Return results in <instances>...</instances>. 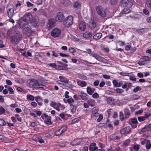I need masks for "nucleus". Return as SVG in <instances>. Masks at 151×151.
I'll list each match as a JSON object with an SVG mask.
<instances>
[{
  "mask_svg": "<svg viewBox=\"0 0 151 151\" xmlns=\"http://www.w3.org/2000/svg\"><path fill=\"white\" fill-rule=\"evenodd\" d=\"M63 133L61 132L60 129H58V130L55 133V134L57 136H59L62 134Z\"/></svg>",
  "mask_w": 151,
  "mask_h": 151,
  "instance_id": "nucleus-40",
  "label": "nucleus"
},
{
  "mask_svg": "<svg viewBox=\"0 0 151 151\" xmlns=\"http://www.w3.org/2000/svg\"><path fill=\"white\" fill-rule=\"evenodd\" d=\"M6 122L3 119H0V125L3 126L6 125Z\"/></svg>",
  "mask_w": 151,
  "mask_h": 151,
  "instance_id": "nucleus-39",
  "label": "nucleus"
},
{
  "mask_svg": "<svg viewBox=\"0 0 151 151\" xmlns=\"http://www.w3.org/2000/svg\"><path fill=\"white\" fill-rule=\"evenodd\" d=\"M111 138L113 140L114 139H119V137L118 136H115L114 135H112L111 136Z\"/></svg>",
  "mask_w": 151,
  "mask_h": 151,
  "instance_id": "nucleus-41",
  "label": "nucleus"
},
{
  "mask_svg": "<svg viewBox=\"0 0 151 151\" xmlns=\"http://www.w3.org/2000/svg\"><path fill=\"white\" fill-rule=\"evenodd\" d=\"M79 27L81 31H84L86 27V23L84 22L81 21L79 24Z\"/></svg>",
  "mask_w": 151,
  "mask_h": 151,
  "instance_id": "nucleus-15",
  "label": "nucleus"
},
{
  "mask_svg": "<svg viewBox=\"0 0 151 151\" xmlns=\"http://www.w3.org/2000/svg\"><path fill=\"white\" fill-rule=\"evenodd\" d=\"M27 85L29 87L35 88H42L44 90L46 89V87L45 85L39 83L37 81L34 79L29 80L27 81Z\"/></svg>",
  "mask_w": 151,
  "mask_h": 151,
  "instance_id": "nucleus-1",
  "label": "nucleus"
},
{
  "mask_svg": "<svg viewBox=\"0 0 151 151\" xmlns=\"http://www.w3.org/2000/svg\"><path fill=\"white\" fill-rule=\"evenodd\" d=\"M96 26V23L93 21L91 22L89 24V27L91 29H93Z\"/></svg>",
  "mask_w": 151,
  "mask_h": 151,
  "instance_id": "nucleus-22",
  "label": "nucleus"
},
{
  "mask_svg": "<svg viewBox=\"0 0 151 151\" xmlns=\"http://www.w3.org/2000/svg\"><path fill=\"white\" fill-rule=\"evenodd\" d=\"M143 13L146 15H147L149 13V12L146 9H144L143 10Z\"/></svg>",
  "mask_w": 151,
  "mask_h": 151,
  "instance_id": "nucleus-53",
  "label": "nucleus"
},
{
  "mask_svg": "<svg viewBox=\"0 0 151 151\" xmlns=\"http://www.w3.org/2000/svg\"><path fill=\"white\" fill-rule=\"evenodd\" d=\"M81 143L80 140L79 139H75L71 142V144L72 145H78Z\"/></svg>",
  "mask_w": 151,
  "mask_h": 151,
  "instance_id": "nucleus-20",
  "label": "nucleus"
},
{
  "mask_svg": "<svg viewBox=\"0 0 151 151\" xmlns=\"http://www.w3.org/2000/svg\"><path fill=\"white\" fill-rule=\"evenodd\" d=\"M113 83L114 86L116 87H119L121 86L120 83H118V82L115 80H114L113 81Z\"/></svg>",
  "mask_w": 151,
  "mask_h": 151,
  "instance_id": "nucleus-32",
  "label": "nucleus"
},
{
  "mask_svg": "<svg viewBox=\"0 0 151 151\" xmlns=\"http://www.w3.org/2000/svg\"><path fill=\"white\" fill-rule=\"evenodd\" d=\"M147 130H150L151 129V124H150L147 125V126L145 127Z\"/></svg>",
  "mask_w": 151,
  "mask_h": 151,
  "instance_id": "nucleus-60",
  "label": "nucleus"
},
{
  "mask_svg": "<svg viewBox=\"0 0 151 151\" xmlns=\"http://www.w3.org/2000/svg\"><path fill=\"white\" fill-rule=\"evenodd\" d=\"M6 83L8 85H12V82L9 80H7L6 81Z\"/></svg>",
  "mask_w": 151,
  "mask_h": 151,
  "instance_id": "nucleus-56",
  "label": "nucleus"
},
{
  "mask_svg": "<svg viewBox=\"0 0 151 151\" xmlns=\"http://www.w3.org/2000/svg\"><path fill=\"white\" fill-rule=\"evenodd\" d=\"M8 91L9 92V93L10 94H14V91L13 89L12 88H9L8 89Z\"/></svg>",
  "mask_w": 151,
  "mask_h": 151,
  "instance_id": "nucleus-43",
  "label": "nucleus"
},
{
  "mask_svg": "<svg viewBox=\"0 0 151 151\" xmlns=\"http://www.w3.org/2000/svg\"><path fill=\"white\" fill-rule=\"evenodd\" d=\"M79 78L82 80H86L87 78V77L85 76L82 75L80 76Z\"/></svg>",
  "mask_w": 151,
  "mask_h": 151,
  "instance_id": "nucleus-52",
  "label": "nucleus"
},
{
  "mask_svg": "<svg viewBox=\"0 0 151 151\" xmlns=\"http://www.w3.org/2000/svg\"><path fill=\"white\" fill-rule=\"evenodd\" d=\"M138 63L140 65H142L145 64V62L144 61H140Z\"/></svg>",
  "mask_w": 151,
  "mask_h": 151,
  "instance_id": "nucleus-62",
  "label": "nucleus"
},
{
  "mask_svg": "<svg viewBox=\"0 0 151 151\" xmlns=\"http://www.w3.org/2000/svg\"><path fill=\"white\" fill-rule=\"evenodd\" d=\"M81 118L80 117L74 119L72 121V122L73 123H75L78 122L80 121Z\"/></svg>",
  "mask_w": 151,
  "mask_h": 151,
  "instance_id": "nucleus-37",
  "label": "nucleus"
},
{
  "mask_svg": "<svg viewBox=\"0 0 151 151\" xmlns=\"http://www.w3.org/2000/svg\"><path fill=\"white\" fill-rule=\"evenodd\" d=\"M73 23V18L71 16H69L65 18L63 24L66 27H68L71 26Z\"/></svg>",
  "mask_w": 151,
  "mask_h": 151,
  "instance_id": "nucleus-4",
  "label": "nucleus"
},
{
  "mask_svg": "<svg viewBox=\"0 0 151 151\" xmlns=\"http://www.w3.org/2000/svg\"><path fill=\"white\" fill-rule=\"evenodd\" d=\"M81 5L80 4H79L78 2L77 1L76 2L74 5L73 7L74 8H79L80 7Z\"/></svg>",
  "mask_w": 151,
  "mask_h": 151,
  "instance_id": "nucleus-34",
  "label": "nucleus"
},
{
  "mask_svg": "<svg viewBox=\"0 0 151 151\" xmlns=\"http://www.w3.org/2000/svg\"><path fill=\"white\" fill-rule=\"evenodd\" d=\"M98 111L96 109V108H93L92 110V114H94L95 113H96Z\"/></svg>",
  "mask_w": 151,
  "mask_h": 151,
  "instance_id": "nucleus-58",
  "label": "nucleus"
},
{
  "mask_svg": "<svg viewBox=\"0 0 151 151\" xmlns=\"http://www.w3.org/2000/svg\"><path fill=\"white\" fill-rule=\"evenodd\" d=\"M96 10L99 14L103 17H105V12L102 9L101 6H97L96 8Z\"/></svg>",
  "mask_w": 151,
  "mask_h": 151,
  "instance_id": "nucleus-11",
  "label": "nucleus"
},
{
  "mask_svg": "<svg viewBox=\"0 0 151 151\" xmlns=\"http://www.w3.org/2000/svg\"><path fill=\"white\" fill-rule=\"evenodd\" d=\"M23 20L26 22L30 23L33 27H36L38 23L37 20L33 19L32 16L30 13H26L23 17Z\"/></svg>",
  "mask_w": 151,
  "mask_h": 151,
  "instance_id": "nucleus-2",
  "label": "nucleus"
},
{
  "mask_svg": "<svg viewBox=\"0 0 151 151\" xmlns=\"http://www.w3.org/2000/svg\"><path fill=\"white\" fill-rule=\"evenodd\" d=\"M68 80H58L57 82L58 84L61 85H63L65 86H66L68 83Z\"/></svg>",
  "mask_w": 151,
  "mask_h": 151,
  "instance_id": "nucleus-17",
  "label": "nucleus"
},
{
  "mask_svg": "<svg viewBox=\"0 0 151 151\" xmlns=\"http://www.w3.org/2000/svg\"><path fill=\"white\" fill-rule=\"evenodd\" d=\"M61 34L60 29L58 28L54 29L51 32V35L54 37H59Z\"/></svg>",
  "mask_w": 151,
  "mask_h": 151,
  "instance_id": "nucleus-8",
  "label": "nucleus"
},
{
  "mask_svg": "<svg viewBox=\"0 0 151 151\" xmlns=\"http://www.w3.org/2000/svg\"><path fill=\"white\" fill-rule=\"evenodd\" d=\"M150 115L148 114H146L144 116H139L138 117L137 119L139 122H141L147 119Z\"/></svg>",
  "mask_w": 151,
  "mask_h": 151,
  "instance_id": "nucleus-19",
  "label": "nucleus"
},
{
  "mask_svg": "<svg viewBox=\"0 0 151 151\" xmlns=\"http://www.w3.org/2000/svg\"><path fill=\"white\" fill-rule=\"evenodd\" d=\"M91 55H92L93 57L95 58L96 60L100 61L104 63L106 61V59L100 56L99 55L96 53H93V52L91 54Z\"/></svg>",
  "mask_w": 151,
  "mask_h": 151,
  "instance_id": "nucleus-10",
  "label": "nucleus"
},
{
  "mask_svg": "<svg viewBox=\"0 0 151 151\" xmlns=\"http://www.w3.org/2000/svg\"><path fill=\"white\" fill-rule=\"evenodd\" d=\"M146 141V147L147 149H149L151 147V144L150 142V140H147Z\"/></svg>",
  "mask_w": 151,
  "mask_h": 151,
  "instance_id": "nucleus-33",
  "label": "nucleus"
},
{
  "mask_svg": "<svg viewBox=\"0 0 151 151\" xmlns=\"http://www.w3.org/2000/svg\"><path fill=\"white\" fill-rule=\"evenodd\" d=\"M78 85L82 87L86 86L87 85L86 82L83 81H77Z\"/></svg>",
  "mask_w": 151,
  "mask_h": 151,
  "instance_id": "nucleus-23",
  "label": "nucleus"
},
{
  "mask_svg": "<svg viewBox=\"0 0 151 151\" xmlns=\"http://www.w3.org/2000/svg\"><path fill=\"white\" fill-rule=\"evenodd\" d=\"M67 101L68 103H69V104H72V103H73L74 102V100L72 98L68 99L67 100Z\"/></svg>",
  "mask_w": 151,
  "mask_h": 151,
  "instance_id": "nucleus-48",
  "label": "nucleus"
},
{
  "mask_svg": "<svg viewBox=\"0 0 151 151\" xmlns=\"http://www.w3.org/2000/svg\"><path fill=\"white\" fill-rule=\"evenodd\" d=\"M93 98L95 99H98L99 98V96L98 94L97 93H95L92 95Z\"/></svg>",
  "mask_w": 151,
  "mask_h": 151,
  "instance_id": "nucleus-45",
  "label": "nucleus"
},
{
  "mask_svg": "<svg viewBox=\"0 0 151 151\" xmlns=\"http://www.w3.org/2000/svg\"><path fill=\"white\" fill-rule=\"evenodd\" d=\"M55 24L56 22L54 19H50L48 21L46 28L48 30L50 29L55 26Z\"/></svg>",
  "mask_w": 151,
  "mask_h": 151,
  "instance_id": "nucleus-6",
  "label": "nucleus"
},
{
  "mask_svg": "<svg viewBox=\"0 0 151 151\" xmlns=\"http://www.w3.org/2000/svg\"><path fill=\"white\" fill-rule=\"evenodd\" d=\"M131 122L133 124H136L134 126H132L133 128H135L137 127V124L138 123L136 119L133 118L132 119Z\"/></svg>",
  "mask_w": 151,
  "mask_h": 151,
  "instance_id": "nucleus-26",
  "label": "nucleus"
},
{
  "mask_svg": "<svg viewBox=\"0 0 151 151\" xmlns=\"http://www.w3.org/2000/svg\"><path fill=\"white\" fill-rule=\"evenodd\" d=\"M56 68L58 70H67L68 68H65L63 66L61 65H57Z\"/></svg>",
  "mask_w": 151,
  "mask_h": 151,
  "instance_id": "nucleus-35",
  "label": "nucleus"
},
{
  "mask_svg": "<svg viewBox=\"0 0 151 151\" xmlns=\"http://www.w3.org/2000/svg\"><path fill=\"white\" fill-rule=\"evenodd\" d=\"M55 19L57 21L62 22L65 20V16L62 12H59L57 13Z\"/></svg>",
  "mask_w": 151,
  "mask_h": 151,
  "instance_id": "nucleus-9",
  "label": "nucleus"
},
{
  "mask_svg": "<svg viewBox=\"0 0 151 151\" xmlns=\"http://www.w3.org/2000/svg\"><path fill=\"white\" fill-rule=\"evenodd\" d=\"M5 111V109L1 106L0 108V112L2 113H3Z\"/></svg>",
  "mask_w": 151,
  "mask_h": 151,
  "instance_id": "nucleus-64",
  "label": "nucleus"
},
{
  "mask_svg": "<svg viewBox=\"0 0 151 151\" xmlns=\"http://www.w3.org/2000/svg\"><path fill=\"white\" fill-rule=\"evenodd\" d=\"M69 52L72 53H74L75 52V50L73 47H70L69 49Z\"/></svg>",
  "mask_w": 151,
  "mask_h": 151,
  "instance_id": "nucleus-54",
  "label": "nucleus"
},
{
  "mask_svg": "<svg viewBox=\"0 0 151 151\" xmlns=\"http://www.w3.org/2000/svg\"><path fill=\"white\" fill-rule=\"evenodd\" d=\"M27 4L28 7H31L33 6V4L29 1L27 2Z\"/></svg>",
  "mask_w": 151,
  "mask_h": 151,
  "instance_id": "nucleus-61",
  "label": "nucleus"
},
{
  "mask_svg": "<svg viewBox=\"0 0 151 151\" xmlns=\"http://www.w3.org/2000/svg\"><path fill=\"white\" fill-rule=\"evenodd\" d=\"M46 123L49 125H50L51 124L52 122L50 119L49 118L47 119L46 121Z\"/></svg>",
  "mask_w": 151,
  "mask_h": 151,
  "instance_id": "nucleus-63",
  "label": "nucleus"
},
{
  "mask_svg": "<svg viewBox=\"0 0 151 151\" xmlns=\"http://www.w3.org/2000/svg\"><path fill=\"white\" fill-rule=\"evenodd\" d=\"M121 6H127L128 8L131 7L133 5L132 2L128 0H121Z\"/></svg>",
  "mask_w": 151,
  "mask_h": 151,
  "instance_id": "nucleus-7",
  "label": "nucleus"
},
{
  "mask_svg": "<svg viewBox=\"0 0 151 151\" xmlns=\"http://www.w3.org/2000/svg\"><path fill=\"white\" fill-rule=\"evenodd\" d=\"M134 149L136 151H137L139 149V147L138 145H134L133 146Z\"/></svg>",
  "mask_w": 151,
  "mask_h": 151,
  "instance_id": "nucleus-50",
  "label": "nucleus"
},
{
  "mask_svg": "<svg viewBox=\"0 0 151 151\" xmlns=\"http://www.w3.org/2000/svg\"><path fill=\"white\" fill-rule=\"evenodd\" d=\"M103 77L104 78L106 79H109L110 78V76L106 75H104L103 76Z\"/></svg>",
  "mask_w": 151,
  "mask_h": 151,
  "instance_id": "nucleus-57",
  "label": "nucleus"
},
{
  "mask_svg": "<svg viewBox=\"0 0 151 151\" xmlns=\"http://www.w3.org/2000/svg\"><path fill=\"white\" fill-rule=\"evenodd\" d=\"M124 115L126 118H127L130 116V114L129 110L127 108H125L124 110Z\"/></svg>",
  "mask_w": 151,
  "mask_h": 151,
  "instance_id": "nucleus-21",
  "label": "nucleus"
},
{
  "mask_svg": "<svg viewBox=\"0 0 151 151\" xmlns=\"http://www.w3.org/2000/svg\"><path fill=\"white\" fill-rule=\"evenodd\" d=\"M35 99V97L34 96L30 94H27V99L28 100L33 101Z\"/></svg>",
  "mask_w": 151,
  "mask_h": 151,
  "instance_id": "nucleus-28",
  "label": "nucleus"
},
{
  "mask_svg": "<svg viewBox=\"0 0 151 151\" xmlns=\"http://www.w3.org/2000/svg\"><path fill=\"white\" fill-rule=\"evenodd\" d=\"M96 144L95 143H91L89 146V150L90 151H95L97 149L98 147L96 146Z\"/></svg>",
  "mask_w": 151,
  "mask_h": 151,
  "instance_id": "nucleus-16",
  "label": "nucleus"
},
{
  "mask_svg": "<svg viewBox=\"0 0 151 151\" xmlns=\"http://www.w3.org/2000/svg\"><path fill=\"white\" fill-rule=\"evenodd\" d=\"M143 59L144 60V61H149L150 60H149V58L147 56H144Z\"/></svg>",
  "mask_w": 151,
  "mask_h": 151,
  "instance_id": "nucleus-59",
  "label": "nucleus"
},
{
  "mask_svg": "<svg viewBox=\"0 0 151 151\" xmlns=\"http://www.w3.org/2000/svg\"><path fill=\"white\" fill-rule=\"evenodd\" d=\"M146 4L148 7L151 9V0H147Z\"/></svg>",
  "mask_w": 151,
  "mask_h": 151,
  "instance_id": "nucleus-38",
  "label": "nucleus"
},
{
  "mask_svg": "<svg viewBox=\"0 0 151 151\" xmlns=\"http://www.w3.org/2000/svg\"><path fill=\"white\" fill-rule=\"evenodd\" d=\"M139 90H141V88L139 86H137L135 88L133 89V91L134 92L136 93Z\"/></svg>",
  "mask_w": 151,
  "mask_h": 151,
  "instance_id": "nucleus-44",
  "label": "nucleus"
},
{
  "mask_svg": "<svg viewBox=\"0 0 151 151\" xmlns=\"http://www.w3.org/2000/svg\"><path fill=\"white\" fill-rule=\"evenodd\" d=\"M20 27L23 29L25 31L29 32L31 30V28L30 26L28 25L27 24L25 23L19 24Z\"/></svg>",
  "mask_w": 151,
  "mask_h": 151,
  "instance_id": "nucleus-12",
  "label": "nucleus"
},
{
  "mask_svg": "<svg viewBox=\"0 0 151 151\" xmlns=\"http://www.w3.org/2000/svg\"><path fill=\"white\" fill-rule=\"evenodd\" d=\"M21 38L22 35L18 32L15 34L13 36H11L10 40L12 44L15 45L21 40Z\"/></svg>",
  "mask_w": 151,
  "mask_h": 151,
  "instance_id": "nucleus-3",
  "label": "nucleus"
},
{
  "mask_svg": "<svg viewBox=\"0 0 151 151\" xmlns=\"http://www.w3.org/2000/svg\"><path fill=\"white\" fill-rule=\"evenodd\" d=\"M106 101L108 104L111 105L115 104V100L111 97H107Z\"/></svg>",
  "mask_w": 151,
  "mask_h": 151,
  "instance_id": "nucleus-14",
  "label": "nucleus"
},
{
  "mask_svg": "<svg viewBox=\"0 0 151 151\" xmlns=\"http://www.w3.org/2000/svg\"><path fill=\"white\" fill-rule=\"evenodd\" d=\"M70 106L71 111L72 113H74L76 110V106L72 104H70Z\"/></svg>",
  "mask_w": 151,
  "mask_h": 151,
  "instance_id": "nucleus-27",
  "label": "nucleus"
},
{
  "mask_svg": "<svg viewBox=\"0 0 151 151\" xmlns=\"http://www.w3.org/2000/svg\"><path fill=\"white\" fill-rule=\"evenodd\" d=\"M145 28H142L140 29H137L136 30V32L138 33L145 32Z\"/></svg>",
  "mask_w": 151,
  "mask_h": 151,
  "instance_id": "nucleus-46",
  "label": "nucleus"
},
{
  "mask_svg": "<svg viewBox=\"0 0 151 151\" xmlns=\"http://www.w3.org/2000/svg\"><path fill=\"white\" fill-rule=\"evenodd\" d=\"M48 65L51 67L55 68H56L57 66L56 65L55 63H49L48 64Z\"/></svg>",
  "mask_w": 151,
  "mask_h": 151,
  "instance_id": "nucleus-49",
  "label": "nucleus"
},
{
  "mask_svg": "<svg viewBox=\"0 0 151 151\" xmlns=\"http://www.w3.org/2000/svg\"><path fill=\"white\" fill-rule=\"evenodd\" d=\"M87 102L88 104V105L91 106H93L95 105V100H93L92 99L88 100Z\"/></svg>",
  "mask_w": 151,
  "mask_h": 151,
  "instance_id": "nucleus-25",
  "label": "nucleus"
},
{
  "mask_svg": "<svg viewBox=\"0 0 151 151\" xmlns=\"http://www.w3.org/2000/svg\"><path fill=\"white\" fill-rule=\"evenodd\" d=\"M92 36V34L91 33L89 32H85L83 34V37L87 39H89Z\"/></svg>",
  "mask_w": 151,
  "mask_h": 151,
  "instance_id": "nucleus-18",
  "label": "nucleus"
},
{
  "mask_svg": "<svg viewBox=\"0 0 151 151\" xmlns=\"http://www.w3.org/2000/svg\"><path fill=\"white\" fill-rule=\"evenodd\" d=\"M102 35V34L101 33L99 32L95 34L93 36V38L95 40H98L100 39Z\"/></svg>",
  "mask_w": 151,
  "mask_h": 151,
  "instance_id": "nucleus-24",
  "label": "nucleus"
},
{
  "mask_svg": "<svg viewBox=\"0 0 151 151\" xmlns=\"http://www.w3.org/2000/svg\"><path fill=\"white\" fill-rule=\"evenodd\" d=\"M129 8H124L122 11V13L123 14H128L130 12V10L129 9Z\"/></svg>",
  "mask_w": 151,
  "mask_h": 151,
  "instance_id": "nucleus-29",
  "label": "nucleus"
},
{
  "mask_svg": "<svg viewBox=\"0 0 151 151\" xmlns=\"http://www.w3.org/2000/svg\"><path fill=\"white\" fill-rule=\"evenodd\" d=\"M103 118V116L102 114H100L99 116V117L97 119V121L98 122H99L101 121L102 119Z\"/></svg>",
  "mask_w": 151,
  "mask_h": 151,
  "instance_id": "nucleus-47",
  "label": "nucleus"
},
{
  "mask_svg": "<svg viewBox=\"0 0 151 151\" xmlns=\"http://www.w3.org/2000/svg\"><path fill=\"white\" fill-rule=\"evenodd\" d=\"M119 116L120 118V119L122 121H123L125 119L127 118H126V116L124 115L123 114V113L122 111H121L119 113Z\"/></svg>",
  "mask_w": 151,
  "mask_h": 151,
  "instance_id": "nucleus-31",
  "label": "nucleus"
},
{
  "mask_svg": "<svg viewBox=\"0 0 151 151\" xmlns=\"http://www.w3.org/2000/svg\"><path fill=\"white\" fill-rule=\"evenodd\" d=\"M87 93L90 95H91L94 92L93 90H92V89L89 87H88L87 88Z\"/></svg>",
  "mask_w": 151,
  "mask_h": 151,
  "instance_id": "nucleus-30",
  "label": "nucleus"
},
{
  "mask_svg": "<svg viewBox=\"0 0 151 151\" xmlns=\"http://www.w3.org/2000/svg\"><path fill=\"white\" fill-rule=\"evenodd\" d=\"M131 128L130 127L128 126L124 128L120 131V133L123 134H128L131 131Z\"/></svg>",
  "mask_w": 151,
  "mask_h": 151,
  "instance_id": "nucleus-13",
  "label": "nucleus"
},
{
  "mask_svg": "<svg viewBox=\"0 0 151 151\" xmlns=\"http://www.w3.org/2000/svg\"><path fill=\"white\" fill-rule=\"evenodd\" d=\"M7 16L9 18L12 17L14 13V6L12 4H8L6 7Z\"/></svg>",
  "mask_w": 151,
  "mask_h": 151,
  "instance_id": "nucleus-5",
  "label": "nucleus"
},
{
  "mask_svg": "<svg viewBox=\"0 0 151 151\" xmlns=\"http://www.w3.org/2000/svg\"><path fill=\"white\" fill-rule=\"evenodd\" d=\"M130 140L129 139H128L126 140L124 143V146H127L128 145V144L130 143Z\"/></svg>",
  "mask_w": 151,
  "mask_h": 151,
  "instance_id": "nucleus-55",
  "label": "nucleus"
},
{
  "mask_svg": "<svg viewBox=\"0 0 151 151\" xmlns=\"http://www.w3.org/2000/svg\"><path fill=\"white\" fill-rule=\"evenodd\" d=\"M137 76L140 78H143L144 76L143 74L142 73L140 72L137 73Z\"/></svg>",
  "mask_w": 151,
  "mask_h": 151,
  "instance_id": "nucleus-51",
  "label": "nucleus"
},
{
  "mask_svg": "<svg viewBox=\"0 0 151 151\" xmlns=\"http://www.w3.org/2000/svg\"><path fill=\"white\" fill-rule=\"evenodd\" d=\"M67 126H64L62 127L60 129L62 133H63L67 130Z\"/></svg>",
  "mask_w": 151,
  "mask_h": 151,
  "instance_id": "nucleus-36",
  "label": "nucleus"
},
{
  "mask_svg": "<svg viewBox=\"0 0 151 151\" xmlns=\"http://www.w3.org/2000/svg\"><path fill=\"white\" fill-rule=\"evenodd\" d=\"M116 92L117 93H122L124 92V90L120 88H116Z\"/></svg>",
  "mask_w": 151,
  "mask_h": 151,
  "instance_id": "nucleus-42",
  "label": "nucleus"
}]
</instances>
